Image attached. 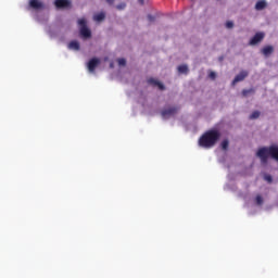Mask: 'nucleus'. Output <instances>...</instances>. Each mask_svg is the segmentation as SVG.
I'll list each match as a JSON object with an SVG mask.
<instances>
[{
	"label": "nucleus",
	"mask_w": 278,
	"mask_h": 278,
	"mask_svg": "<svg viewBox=\"0 0 278 278\" xmlns=\"http://www.w3.org/2000/svg\"><path fill=\"white\" fill-rule=\"evenodd\" d=\"M256 157L261 160V164H268V157L278 162V146L262 147L256 152Z\"/></svg>",
	"instance_id": "obj_1"
},
{
	"label": "nucleus",
	"mask_w": 278,
	"mask_h": 278,
	"mask_svg": "<svg viewBox=\"0 0 278 278\" xmlns=\"http://www.w3.org/2000/svg\"><path fill=\"white\" fill-rule=\"evenodd\" d=\"M220 138V132L218 130H208L204 135H202L199 139V146L204 149H212L218 139Z\"/></svg>",
	"instance_id": "obj_2"
},
{
	"label": "nucleus",
	"mask_w": 278,
	"mask_h": 278,
	"mask_svg": "<svg viewBox=\"0 0 278 278\" xmlns=\"http://www.w3.org/2000/svg\"><path fill=\"white\" fill-rule=\"evenodd\" d=\"M78 25L80 27V35L83 38H90L92 33L89 30L86 18L78 20Z\"/></svg>",
	"instance_id": "obj_3"
},
{
	"label": "nucleus",
	"mask_w": 278,
	"mask_h": 278,
	"mask_svg": "<svg viewBox=\"0 0 278 278\" xmlns=\"http://www.w3.org/2000/svg\"><path fill=\"white\" fill-rule=\"evenodd\" d=\"M179 112V106H168L161 111L162 118H170V116H175Z\"/></svg>",
	"instance_id": "obj_4"
},
{
	"label": "nucleus",
	"mask_w": 278,
	"mask_h": 278,
	"mask_svg": "<svg viewBox=\"0 0 278 278\" xmlns=\"http://www.w3.org/2000/svg\"><path fill=\"white\" fill-rule=\"evenodd\" d=\"M99 64H101V60H99L97 58L89 60L88 65H87L89 73H94V71L97 70V66H99Z\"/></svg>",
	"instance_id": "obj_5"
},
{
	"label": "nucleus",
	"mask_w": 278,
	"mask_h": 278,
	"mask_svg": "<svg viewBox=\"0 0 278 278\" xmlns=\"http://www.w3.org/2000/svg\"><path fill=\"white\" fill-rule=\"evenodd\" d=\"M266 35L264 33H256L250 40L251 46L260 45Z\"/></svg>",
	"instance_id": "obj_6"
},
{
	"label": "nucleus",
	"mask_w": 278,
	"mask_h": 278,
	"mask_svg": "<svg viewBox=\"0 0 278 278\" xmlns=\"http://www.w3.org/2000/svg\"><path fill=\"white\" fill-rule=\"evenodd\" d=\"M249 77L248 71H241L232 80V86H236L239 81H244Z\"/></svg>",
	"instance_id": "obj_7"
},
{
	"label": "nucleus",
	"mask_w": 278,
	"mask_h": 278,
	"mask_svg": "<svg viewBox=\"0 0 278 278\" xmlns=\"http://www.w3.org/2000/svg\"><path fill=\"white\" fill-rule=\"evenodd\" d=\"M54 5L58 9L71 8V1H68V0H55Z\"/></svg>",
	"instance_id": "obj_8"
},
{
	"label": "nucleus",
	"mask_w": 278,
	"mask_h": 278,
	"mask_svg": "<svg viewBox=\"0 0 278 278\" xmlns=\"http://www.w3.org/2000/svg\"><path fill=\"white\" fill-rule=\"evenodd\" d=\"M275 48L273 46H265L262 50L261 53L265 55V58H268V55H271L274 53Z\"/></svg>",
	"instance_id": "obj_9"
},
{
	"label": "nucleus",
	"mask_w": 278,
	"mask_h": 278,
	"mask_svg": "<svg viewBox=\"0 0 278 278\" xmlns=\"http://www.w3.org/2000/svg\"><path fill=\"white\" fill-rule=\"evenodd\" d=\"M148 84H151L152 86H157L160 90H165L164 85L154 78L148 79Z\"/></svg>",
	"instance_id": "obj_10"
},
{
	"label": "nucleus",
	"mask_w": 278,
	"mask_h": 278,
	"mask_svg": "<svg viewBox=\"0 0 278 278\" xmlns=\"http://www.w3.org/2000/svg\"><path fill=\"white\" fill-rule=\"evenodd\" d=\"M267 5L268 4L265 2V0H260L255 4V10H257V11L266 10Z\"/></svg>",
	"instance_id": "obj_11"
},
{
	"label": "nucleus",
	"mask_w": 278,
	"mask_h": 278,
	"mask_svg": "<svg viewBox=\"0 0 278 278\" xmlns=\"http://www.w3.org/2000/svg\"><path fill=\"white\" fill-rule=\"evenodd\" d=\"M29 5L30 8H34V10H40V8H42V2L38 0H30Z\"/></svg>",
	"instance_id": "obj_12"
},
{
	"label": "nucleus",
	"mask_w": 278,
	"mask_h": 278,
	"mask_svg": "<svg viewBox=\"0 0 278 278\" xmlns=\"http://www.w3.org/2000/svg\"><path fill=\"white\" fill-rule=\"evenodd\" d=\"M68 49H72L73 51H79L80 49L79 42L75 40L71 41L68 43Z\"/></svg>",
	"instance_id": "obj_13"
},
{
	"label": "nucleus",
	"mask_w": 278,
	"mask_h": 278,
	"mask_svg": "<svg viewBox=\"0 0 278 278\" xmlns=\"http://www.w3.org/2000/svg\"><path fill=\"white\" fill-rule=\"evenodd\" d=\"M105 20V13L101 12L93 16V21H97L98 23H101V21Z\"/></svg>",
	"instance_id": "obj_14"
},
{
	"label": "nucleus",
	"mask_w": 278,
	"mask_h": 278,
	"mask_svg": "<svg viewBox=\"0 0 278 278\" xmlns=\"http://www.w3.org/2000/svg\"><path fill=\"white\" fill-rule=\"evenodd\" d=\"M188 65L182 64L178 66V73H181L182 75H188Z\"/></svg>",
	"instance_id": "obj_15"
},
{
	"label": "nucleus",
	"mask_w": 278,
	"mask_h": 278,
	"mask_svg": "<svg viewBox=\"0 0 278 278\" xmlns=\"http://www.w3.org/2000/svg\"><path fill=\"white\" fill-rule=\"evenodd\" d=\"M242 94L243 97H249V94H255V89L251 88V89H243L242 90Z\"/></svg>",
	"instance_id": "obj_16"
},
{
	"label": "nucleus",
	"mask_w": 278,
	"mask_h": 278,
	"mask_svg": "<svg viewBox=\"0 0 278 278\" xmlns=\"http://www.w3.org/2000/svg\"><path fill=\"white\" fill-rule=\"evenodd\" d=\"M222 149L223 151H227V149H229V140L225 139L222 141Z\"/></svg>",
	"instance_id": "obj_17"
},
{
	"label": "nucleus",
	"mask_w": 278,
	"mask_h": 278,
	"mask_svg": "<svg viewBox=\"0 0 278 278\" xmlns=\"http://www.w3.org/2000/svg\"><path fill=\"white\" fill-rule=\"evenodd\" d=\"M256 201V205H263L264 204V198H262V195H256L255 198Z\"/></svg>",
	"instance_id": "obj_18"
},
{
	"label": "nucleus",
	"mask_w": 278,
	"mask_h": 278,
	"mask_svg": "<svg viewBox=\"0 0 278 278\" xmlns=\"http://www.w3.org/2000/svg\"><path fill=\"white\" fill-rule=\"evenodd\" d=\"M258 116H260V111H254L250 115V121H255V118H257Z\"/></svg>",
	"instance_id": "obj_19"
},
{
	"label": "nucleus",
	"mask_w": 278,
	"mask_h": 278,
	"mask_svg": "<svg viewBox=\"0 0 278 278\" xmlns=\"http://www.w3.org/2000/svg\"><path fill=\"white\" fill-rule=\"evenodd\" d=\"M265 181H267L268 184H273V176L265 174L264 176Z\"/></svg>",
	"instance_id": "obj_20"
},
{
	"label": "nucleus",
	"mask_w": 278,
	"mask_h": 278,
	"mask_svg": "<svg viewBox=\"0 0 278 278\" xmlns=\"http://www.w3.org/2000/svg\"><path fill=\"white\" fill-rule=\"evenodd\" d=\"M117 62L119 66H125V64H127V61L125 59H118Z\"/></svg>",
	"instance_id": "obj_21"
},
{
	"label": "nucleus",
	"mask_w": 278,
	"mask_h": 278,
	"mask_svg": "<svg viewBox=\"0 0 278 278\" xmlns=\"http://www.w3.org/2000/svg\"><path fill=\"white\" fill-rule=\"evenodd\" d=\"M226 27H227V29H232V27H233V22H227V23H226Z\"/></svg>",
	"instance_id": "obj_22"
},
{
	"label": "nucleus",
	"mask_w": 278,
	"mask_h": 278,
	"mask_svg": "<svg viewBox=\"0 0 278 278\" xmlns=\"http://www.w3.org/2000/svg\"><path fill=\"white\" fill-rule=\"evenodd\" d=\"M126 5L127 4H125V3H121L116 8H117V10H125Z\"/></svg>",
	"instance_id": "obj_23"
},
{
	"label": "nucleus",
	"mask_w": 278,
	"mask_h": 278,
	"mask_svg": "<svg viewBox=\"0 0 278 278\" xmlns=\"http://www.w3.org/2000/svg\"><path fill=\"white\" fill-rule=\"evenodd\" d=\"M208 77H210V79H216V73L211 72V73L208 74Z\"/></svg>",
	"instance_id": "obj_24"
},
{
	"label": "nucleus",
	"mask_w": 278,
	"mask_h": 278,
	"mask_svg": "<svg viewBox=\"0 0 278 278\" xmlns=\"http://www.w3.org/2000/svg\"><path fill=\"white\" fill-rule=\"evenodd\" d=\"M148 21H150V23H153V21H155V17L153 15L149 14Z\"/></svg>",
	"instance_id": "obj_25"
},
{
	"label": "nucleus",
	"mask_w": 278,
	"mask_h": 278,
	"mask_svg": "<svg viewBox=\"0 0 278 278\" xmlns=\"http://www.w3.org/2000/svg\"><path fill=\"white\" fill-rule=\"evenodd\" d=\"M109 5H114V0H105Z\"/></svg>",
	"instance_id": "obj_26"
},
{
	"label": "nucleus",
	"mask_w": 278,
	"mask_h": 278,
	"mask_svg": "<svg viewBox=\"0 0 278 278\" xmlns=\"http://www.w3.org/2000/svg\"><path fill=\"white\" fill-rule=\"evenodd\" d=\"M138 2L140 3V5H144V0H138Z\"/></svg>",
	"instance_id": "obj_27"
}]
</instances>
